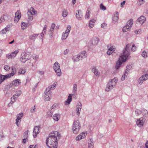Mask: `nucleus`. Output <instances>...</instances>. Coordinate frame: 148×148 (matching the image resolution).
<instances>
[{"label": "nucleus", "mask_w": 148, "mask_h": 148, "mask_svg": "<svg viewBox=\"0 0 148 148\" xmlns=\"http://www.w3.org/2000/svg\"><path fill=\"white\" fill-rule=\"evenodd\" d=\"M131 46V43L126 45L125 49L123 50V52L121 53L119 60L116 63L115 68L116 70L119 69L123 62H125L126 60L130 54Z\"/></svg>", "instance_id": "obj_1"}, {"label": "nucleus", "mask_w": 148, "mask_h": 148, "mask_svg": "<svg viewBox=\"0 0 148 148\" xmlns=\"http://www.w3.org/2000/svg\"><path fill=\"white\" fill-rule=\"evenodd\" d=\"M57 141L56 136L54 134V133L51 132L49 134V137L46 139V145L48 146V144L52 145L55 143V146H57L58 144Z\"/></svg>", "instance_id": "obj_2"}, {"label": "nucleus", "mask_w": 148, "mask_h": 148, "mask_svg": "<svg viewBox=\"0 0 148 148\" xmlns=\"http://www.w3.org/2000/svg\"><path fill=\"white\" fill-rule=\"evenodd\" d=\"M31 58V54L30 53H27L24 52L22 53L21 56V61L24 63L27 60H29Z\"/></svg>", "instance_id": "obj_3"}, {"label": "nucleus", "mask_w": 148, "mask_h": 148, "mask_svg": "<svg viewBox=\"0 0 148 148\" xmlns=\"http://www.w3.org/2000/svg\"><path fill=\"white\" fill-rule=\"evenodd\" d=\"M81 127V125L78 120L74 121L72 128L73 133L75 134L77 133L80 129Z\"/></svg>", "instance_id": "obj_4"}, {"label": "nucleus", "mask_w": 148, "mask_h": 148, "mask_svg": "<svg viewBox=\"0 0 148 148\" xmlns=\"http://www.w3.org/2000/svg\"><path fill=\"white\" fill-rule=\"evenodd\" d=\"M77 85L75 84L73 85V94H70L68 97L67 100L66 101L65 105L69 104L70 103L72 100V96L74 94H77Z\"/></svg>", "instance_id": "obj_5"}, {"label": "nucleus", "mask_w": 148, "mask_h": 148, "mask_svg": "<svg viewBox=\"0 0 148 148\" xmlns=\"http://www.w3.org/2000/svg\"><path fill=\"white\" fill-rule=\"evenodd\" d=\"M53 69L57 75L60 76L61 75V71L60 69L59 64L57 62H56L53 65Z\"/></svg>", "instance_id": "obj_6"}, {"label": "nucleus", "mask_w": 148, "mask_h": 148, "mask_svg": "<svg viewBox=\"0 0 148 148\" xmlns=\"http://www.w3.org/2000/svg\"><path fill=\"white\" fill-rule=\"evenodd\" d=\"M116 82L114 81V82H113V80H110L108 83L107 85V87L106 88V91L108 92L110 90L112 89L114 87V86L116 85Z\"/></svg>", "instance_id": "obj_7"}, {"label": "nucleus", "mask_w": 148, "mask_h": 148, "mask_svg": "<svg viewBox=\"0 0 148 148\" xmlns=\"http://www.w3.org/2000/svg\"><path fill=\"white\" fill-rule=\"evenodd\" d=\"M148 79V74L147 73L142 75L138 79V84L140 85H141L144 82L147 80Z\"/></svg>", "instance_id": "obj_8"}, {"label": "nucleus", "mask_w": 148, "mask_h": 148, "mask_svg": "<svg viewBox=\"0 0 148 148\" xmlns=\"http://www.w3.org/2000/svg\"><path fill=\"white\" fill-rule=\"evenodd\" d=\"M21 82L19 79H16L13 81L9 85L7 86V88H10L12 86H18L21 84Z\"/></svg>", "instance_id": "obj_9"}, {"label": "nucleus", "mask_w": 148, "mask_h": 148, "mask_svg": "<svg viewBox=\"0 0 148 148\" xmlns=\"http://www.w3.org/2000/svg\"><path fill=\"white\" fill-rule=\"evenodd\" d=\"M51 91L47 90L46 89L44 93V97L45 101L49 100L50 97H51Z\"/></svg>", "instance_id": "obj_10"}, {"label": "nucleus", "mask_w": 148, "mask_h": 148, "mask_svg": "<svg viewBox=\"0 0 148 148\" xmlns=\"http://www.w3.org/2000/svg\"><path fill=\"white\" fill-rule=\"evenodd\" d=\"M145 120V119L143 117H141L139 119H138L136 121L137 125L140 127H142L144 123Z\"/></svg>", "instance_id": "obj_11"}, {"label": "nucleus", "mask_w": 148, "mask_h": 148, "mask_svg": "<svg viewBox=\"0 0 148 148\" xmlns=\"http://www.w3.org/2000/svg\"><path fill=\"white\" fill-rule=\"evenodd\" d=\"M18 50L12 52L10 54H8L6 55V57L8 59H10L16 56V54L18 53Z\"/></svg>", "instance_id": "obj_12"}, {"label": "nucleus", "mask_w": 148, "mask_h": 148, "mask_svg": "<svg viewBox=\"0 0 148 148\" xmlns=\"http://www.w3.org/2000/svg\"><path fill=\"white\" fill-rule=\"evenodd\" d=\"M87 134L84 132H82L79 135L77 136L76 138V140H79L82 138H84L85 137Z\"/></svg>", "instance_id": "obj_13"}, {"label": "nucleus", "mask_w": 148, "mask_h": 148, "mask_svg": "<svg viewBox=\"0 0 148 148\" xmlns=\"http://www.w3.org/2000/svg\"><path fill=\"white\" fill-rule=\"evenodd\" d=\"M39 130V128L37 126H35L34 127V130L33 131V136L34 137L36 138L37 136V134H39L38 132Z\"/></svg>", "instance_id": "obj_14"}, {"label": "nucleus", "mask_w": 148, "mask_h": 148, "mask_svg": "<svg viewBox=\"0 0 148 148\" xmlns=\"http://www.w3.org/2000/svg\"><path fill=\"white\" fill-rule=\"evenodd\" d=\"M79 104L78 103L77 105L76 106V110L77 114L78 115H79L80 114L82 106V104L80 102H79Z\"/></svg>", "instance_id": "obj_15"}, {"label": "nucleus", "mask_w": 148, "mask_h": 148, "mask_svg": "<svg viewBox=\"0 0 148 148\" xmlns=\"http://www.w3.org/2000/svg\"><path fill=\"white\" fill-rule=\"evenodd\" d=\"M23 113H21L17 115V118L16 119V124L18 126H19V125L18 124V123L19 122V121L23 117Z\"/></svg>", "instance_id": "obj_16"}, {"label": "nucleus", "mask_w": 148, "mask_h": 148, "mask_svg": "<svg viewBox=\"0 0 148 148\" xmlns=\"http://www.w3.org/2000/svg\"><path fill=\"white\" fill-rule=\"evenodd\" d=\"M145 17L144 16H142L138 18L137 21L142 24L145 22Z\"/></svg>", "instance_id": "obj_17"}, {"label": "nucleus", "mask_w": 148, "mask_h": 148, "mask_svg": "<svg viewBox=\"0 0 148 148\" xmlns=\"http://www.w3.org/2000/svg\"><path fill=\"white\" fill-rule=\"evenodd\" d=\"M76 17L78 19L80 20L82 15L81 13V11L80 10H78L76 13Z\"/></svg>", "instance_id": "obj_18"}, {"label": "nucleus", "mask_w": 148, "mask_h": 148, "mask_svg": "<svg viewBox=\"0 0 148 148\" xmlns=\"http://www.w3.org/2000/svg\"><path fill=\"white\" fill-rule=\"evenodd\" d=\"M79 56H80L81 60H82L84 58H85L87 57V54L86 52L85 51H82L80 54H79Z\"/></svg>", "instance_id": "obj_19"}, {"label": "nucleus", "mask_w": 148, "mask_h": 148, "mask_svg": "<svg viewBox=\"0 0 148 148\" xmlns=\"http://www.w3.org/2000/svg\"><path fill=\"white\" fill-rule=\"evenodd\" d=\"M119 19L118 13L116 12L114 16L113 17V21L114 23L117 22Z\"/></svg>", "instance_id": "obj_20"}, {"label": "nucleus", "mask_w": 148, "mask_h": 148, "mask_svg": "<svg viewBox=\"0 0 148 148\" xmlns=\"http://www.w3.org/2000/svg\"><path fill=\"white\" fill-rule=\"evenodd\" d=\"M92 71L96 76L99 75L100 74L99 72L98 71V69H96L95 66H94L92 67Z\"/></svg>", "instance_id": "obj_21"}, {"label": "nucleus", "mask_w": 148, "mask_h": 148, "mask_svg": "<svg viewBox=\"0 0 148 148\" xmlns=\"http://www.w3.org/2000/svg\"><path fill=\"white\" fill-rule=\"evenodd\" d=\"M35 14V11L33 8H31L30 10H29L27 12V14L28 16L29 15H33Z\"/></svg>", "instance_id": "obj_22"}, {"label": "nucleus", "mask_w": 148, "mask_h": 148, "mask_svg": "<svg viewBox=\"0 0 148 148\" xmlns=\"http://www.w3.org/2000/svg\"><path fill=\"white\" fill-rule=\"evenodd\" d=\"M99 41V39L97 37L94 38L92 41V44L93 45H96L98 44Z\"/></svg>", "instance_id": "obj_23"}, {"label": "nucleus", "mask_w": 148, "mask_h": 148, "mask_svg": "<svg viewBox=\"0 0 148 148\" xmlns=\"http://www.w3.org/2000/svg\"><path fill=\"white\" fill-rule=\"evenodd\" d=\"M22 94V92L20 90L17 91L16 92V94L13 95V99H16L17 98L20 96Z\"/></svg>", "instance_id": "obj_24"}, {"label": "nucleus", "mask_w": 148, "mask_h": 148, "mask_svg": "<svg viewBox=\"0 0 148 148\" xmlns=\"http://www.w3.org/2000/svg\"><path fill=\"white\" fill-rule=\"evenodd\" d=\"M72 59L73 60L74 62H77L80 60H81L80 56H79V54L73 56Z\"/></svg>", "instance_id": "obj_25"}, {"label": "nucleus", "mask_w": 148, "mask_h": 148, "mask_svg": "<svg viewBox=\"0 0 148 148\" xmlns=\"http://www.w3.org/2000/svg\"><path fill=\"white\" fill-rule=\"evenodd\" d=\"M133 23V20L131 19L128 21L127 25H126L127 27H129L130 28H131L132 27Z\"/></svg>", "instance_id": "obj_26"}, {"label": "nucleus", "mask_w": 148, "mask_h": 148, "mask_svg": "<svg viewBox=\"0 0 148 148\" xmlns=\"http://www.w3.org/2000/svg\"><path fill=\"white\" fill-rule=\"evenodd\" d=\"M60 117V114H55L53 116V119L56 121H58L59 120V118Z\"/></svg>", "instance_id": "obj_27"}, {"label": "nucleus", "mask_w": 148, "mask_h": 148, "mask_svg": "<svg viewBox=\"0 0 148 148\" xmlns=\"http://www.w3.org/2000/svg\"><path fill=\"white\" fill-rule=\"evenodd\" d=\"M15 17L19 19L21 17V14L19 10H18L15 14Z\"/></svg>", "instance_id": "obj_28"}, {"label": "nucleus", "mask_w": 148, "mask_h": 148, "mask_svg": "<svg viewBox=\"0 0 148 148\" xmlns=\"http://www.w3.org/2000/svg\"><path fill=\"white\" fill-rule=\"evenodd\" d=\"M68 33L66 32H65L63 33L62 37V40H64L66 39L68 35Z\"/></svg>", "instance_id": "obj_29"}, {"label": "nucleus", "mask_w": 148, "mask_h": 148, "mask_svg": "<svg viewBox=\"0 0 148 148\" xmlns=\"http://www.w3.org/2000/svg\"><path fill=\"white\" fill-rule=\"evenodd\" d=\"M56 87V84H55V83L53 84V85L49 86L48 87V88H47L46 89L47 90H49V91H50L51 89H52L53 90Z\"/></svg>", "instance_id": "obj_30"}, {"label": "nucleus", "mask_w": 148, "mask_h": 148, "mask_svg": "<svg viewBox=\"0 0 148 148\" xmlns=\"http://www.w3.org/2000/svg\"><path fill=\"white\" fill-rule=\"evenodd\" d=\"M47 26L46 25H45L43 28L42 32L41 34V36L42 38H43L44 34H45V30L47 28Z\"/></svg>", "instance_id": "obj_31"}, {"label": "nucleus", "mask_w": 148, "mask_h": 148, "mask_svg": "<svg viewBox=\"0 0 148 148\" xmlns=\"http://www.w3.org/2000/svg\"><path fill=\"white\" fill-rule=\"evenodd\" d=\"M1 76L2 77L3 79V80H4L12 76L10 73L4 75H1Z\"/></svg>", "instance_id": "obj_32"}, {"label": "nucleus", "mask_w": 148, "mask_h": 148, "mask_svg": "<svg viewBox=\"0 0 148 148\" xmlns=\"http://www.w3.org/2000/svg\"><path fill=\"white\" fill-rule=\"evenodd\" d=\"M95 21L94 19L90 20L89 21V25L90 27L92 28L93 27L94 23Z\"/></svg>", "instance_id": "obj_33"}, {"label": "nucleus", "mask_w": 148, "mask_h": 148, "mask_svg": "<svg viewBox=\"0 0 148 148\" xmlns=\"http://www.w3.org/2000/svg\"><path fill=\"white\" fill-rule=\"evenodd\" d=\"M1 19H0V23H1L2 21H5V20H7L8 19V16L7 15H4L3 16V18L1 17Z\"/></svg>", "instance_id": "obj_34"}, {"label": "nucleus", "mask_w": 148, "mask_h": 148, "mask_svg": "<svg viewBox=\"0 0 148 148\" xmlns=\"http://www.w3.org/2000/svg\"><path fill=\"white\" fill-rule=\"evenodd\" d=\"M68 14V12L66 10L64 9L63 11L62 12V14L63 17H66Z\"/></svg>", "instance_id": "obj_35"}, {"label": "nucleus", "mask_w": 148, "mask_h": 148, "mask_svg": "<svg viewBox=\"0 0 148 148\" xmlns=\"http://www.w3.org/2000/svg\"><path fill=\"white\" fill-rule=\"evenodd\" d=\"M130 29L129 27H127V26L125 25L123 27L122 30L123 32H127L129 29Z\"/></svg>", "instance_id": "obj_36"}, {"label": "nucleus", "mask_w": 148, "mask_h": 148, "mask_svg": "<svg viewBox=\"0 0 148 148\" xmlns=\"http://www.w3.org/2000/svg\"><path fill=\"white\" fill-rule=\"evenodd\" d=\"M22 29L24 30L26 28V27L27 25V24L23 22L21 24Z\"/></svg>", "instance_id": "obj_37"}, {"label": "nucleus", "mask_w": 148, "mask_h": 148, "mask_svg": "<svg viewBox=\"0 0 148 148\" xmlns=\"http://www.w3.org/2000/svg\"><path fill=\"white\" fill-rule=\"evenodd\" d=\"M145 2L144 0H138L137 4L138 6H140L143 4Z\"/></svg>", "instance_id": "obj_38"}, {"label": "nucleus", "mask_w": 148, "mask_h": 148, "mask_svg": "<svg viewBox=\"0 0 148 148\" xmlns=\"http://www.w3.org/2000/svg\"><path fill=\"white\" fill-rule=\"evenodd\" d=\"M12 71L10 73L12 76H13L16 73V68L14 67H12Z\"/></svg>", "instance_id": "obj_39"}, {"label": "nucleus", "mask_w": 148, "mask_h": 148, "mask_svg": "<svg viewBox=\"0 0 148 148\" xmlns=\"http://www.w3.org/2000/svg\"><path fill=\"white\" fill-rule=\"evenodd\" d=\"M55 135H56V134L57 135V136L58 137V139H60L61 137V136L60 135V133L59 132H58L56 131H54L52 132Z\"/></svg>", "instance_id": "obj_40"}, {"label": "nucleus", "mask_w": 148, "mask_h": 148, "mask_svg": "<svg viewBox=\"0 0 148 148\" xmlns=\"http://www.w3.org/2000/svg\"><path fill=\"white\" fill-rule=\"evenodd\" d=\"M26 72L25 69L24 68L20 69L18 73L20 74H24Z\"/></svg>", "instance_id": "obj_41"}, {"label": "nucleus", "mask_w": 148, "mask_h": 148, "mask_svg": "<svg viewBox=\"0 0 148 148\" xmlns=\"http://www.w3.org/2000/svg\"><path fill=\"white\" fill-rule=\"evenodd\" d=\"M38 34H35L29 37L30 39L32 40L34 39L36 37L38 36Z\"/></svg>", "instance_id": "obj_42"}, {"label": "nucleus", "mask_w": 148, "mask_h": 148, "mask_svg": "<svg viewBox=\"0 0 148 148\" xmlns=\"http://www.w3.org/2000/svg\"><path fill=\"white\" fill-rule=\"evenodd\" d=\"M142 56L145 58L147 57L148 56L146 51H144L142 53Z\"/></svg>", "instance_id": "obj_43"}, {"label": "nucleus", "mask_w": 148, "mask_h": 148, "mask_svg": "<svg viewBox=\"0 0 148 148\" xmlns=\"http://www.w3.org/2000/svg\"><path fill=\"white\" fill-rule=\"evenodd\" d=\"M131 66L128 65H127L126 67V68L125 73L127 74V73L129 72V71L130 70V69H131Z\"/></svg>", "instance_id": "obj_44"}, {"label": "nucleus", "mask_w": 148, "mask_h": 148, "mask_svg": "<svg viewBox=\"0 0 148 148\" xmlns=\"http://www.w3.org/2000/svg\"><path fill=\"white\" fill-rule=\"evenodd\" d=\"M55 26L56 25L54 23H52L51 25L50 29L49 30V32H53V31L54 29V28L55 27Z\"/></svg>", "instance_id": "obj_45"}, {"label": "nucleus", "mask_w": 148, "mask_h": 148, "mask_svg": "<svg viewBox=\"0 0 148 148\" xmlns=\"http://www.w3.org/2000/svg\"><path fill=\"white\" fill-rule=\"evenodd\" d=\"M100 9L101 10H106V7L104 6L101 3L100 5Z\"/></svg>", "instance_id": "obj_46"}, {"label": "nucleus", "mask_w": 148, "mask_h": 148, "mask_svg": "<svg viewBox=\"0 0 148 148\" xmlns=\"http://www.w3.org/2000/svg\"><path fill=\"white\" fill-rule=\"evenodd\" d=\"M137 49V47L135 46L134 44H133L132 46L131 50L132 51L134 52L136 51Z\"/></svg>", "instance_id": "obj_47"}, {"label": "nucleus", "mask_w": 148, "mask_h": 148, "mask_svg": "<svg viewBox=\"0 0 148 148\" xmlns=\"http://www.w3.org/2000/svg\"><path fill=\"white\" fill-rule=\"evenodd\" d=\"M28 131L27 130L24 133V138L27 139L28 137Z\"/></svg>", "instance_id": "obj_48"}, {"label": "nucleus", "mask_w": 148, "mask_h": 148, "mask_svg": "<svg viewBox=\"0 0 148 148\" xmlns=\"http://www.w3.org/2000/svg\"><path fill=\"white\" fill-rule=\"evenodd\" d=\"M47 114L48 115V116L51 117L52 116L53 112L52 111L50 110H49L47 112Z\"/></svg>", "instance_id": "obj_49"}, {"label": "nucleus", "mask_w": 148, "mask_h": 148, "mask_svg": "<svg viewBox=\"0 0 148 148\" xmlns=\"http://www.w3.org/2000/svg\"><path fill=\"white\" fill-rule=\"evenodd\" d=\"M10 67L8 65H5L4 67V69L7 71H8L10 69Z\"/></svg>", "instance_id": "obj_50"}, {"label": "nucleus", "mask_w": 148, "mask_h": 148, "mask_svg": "<svg viewBox=\"0 0 148 148\" xmlns=\"http://www.w3.org/2000/svg\"><path fill=\"white\" fill-rule=\"evenodd\" d=\"M110 51L114 52L115 50V49L114 46L111 47L108 49Z\"/></svg>", "instance_id": "obj_51"}, {"label": "nucleus", "mask_w": 148, "mask_h": 148, "mask_svg": "<svg viewBox=\"0 0 148 148\" xmlns=\"http://www.w3.org/2000/svg\"><path fill=\"white\" fill-rule=\"evenodd\" d=\"M57 146H54V144L50 145L49 144V145H48V146H47L49 148H57Z\"/></svg>", "instance_id": "obj_52"}, {"label": "nucleus", "mask_w": 148, "mask_h": 148, "mask_svg": "<svg viewBox=\"0 0 148 148\" xmlns=\"http://www.w3.org/2000/svg\"><path fill=\"white\" fill-rule=\"evenodd\" d=\"M71 27L70 25H68L67 27V29L66 30V32L69 33L71 30Z\"/></svg>", "instance_id": "obj_53"}, {"label": "nucleus", "mask_w": 148, "mask_h": 148, "mask_svg": "<svg viewBox=\"0 0 148 148\" xmlns=\"http://www.w3.org/2000/svg\"><path fill=\"white\" fill-rule=\"evenodd\" d=\"M127 76V74L125 73L123 74V75L122 76L121 78V80L122 81H123L125 79V77Z\"/></svg>", "instance_id": "obj_54"}, {"label": "nucleus", "mask_w": 148, "mask_h": 148, "mask_svg": "<svg viewBox=\"0 0 148 148\" xmlns=\"http://www.w3.org/2000/svg\"><path fill=\"white\" fill-rule=\"evenodd\" d=\"M88 148H93V143H88Z\"/></svg>", "instance_id": "obj_55"}, {"label": "nucleus", "mask_w": 148, "mask_h": 148, "mask_svg": "<svg viewBox=\"0 0 148 148\" xmlns=\"http://www.w3.org/2000/svg\"><path fill=\"white\" fill-rule=\"evenodd\" d=\"M35 107V106H34V107L31 108L30 109V111L31 113H33L34 112L35 110L36 109Z\"/></svg>", "instance_id": "obj_56"}, {"label": "nucleus", "mask_w": 148, "mask_h": 148, "mask_svg": "<svg viewBox=\"0 0 148 148\" xmlns=\"http://www.w3.org/2000/svg\"><path fill=\"white\" fill-rule=\"evenodd\" d=\"M135 112L137 115H138L141 113V111L139 110H136L135 111Z\"/></svg>", "instance_id": "obj_57"}, {"label": "nucleus", "mask_w": 148, "mask_h": 148, "mask_svg": "<svg viewBox=\"0 0 148 148\" xmlns=\"http://www.w3.org/2000/svg\"><path fill=\"white\" fill-rule=\"evenodd\" d=\"M107 25L105 23H103L101 24V27L103 28H106L107 27Z\"/></svg>", "instance_id": "obj_58"}, {"label": "nucleus", "mask_w": 148, "mask_h": 148, "mask_svg": "<svg viewBox=\"0 0 148 148\" xmlns=\"http://www.w3.org/2000/svg\"><path fill=\"white\" fill-rule=\"evenodd\" d=\"M69 52V50L68 49H66L64 51L63 53L64 54V55H66L68 54Z\"/></svg>", "instance_id": "obj_59"}, {"label": "nucleus", "mask_w": 148, "mask_h": 148, "mask_svg": "<svg viewBox=\"0 0 148 148\" xmlns=\"http://www.w3.org/2000/svg\"><path fill=\"white\" fill-rule=\"evenodd\" d=\"M4 80H3V79L2 77L1 76V75H0V84L2 83V82Z\"/></svg>", "instance_id": "obj_60"}, {"label": "nucleus", "mask_w": 148, "mask_h": 148, "mask_svg": "<svg viewBox=\"0 0 148 148\" xmlns=\"http://www.w3.org/2000/svg\"><path fill=\"white\" fill-rule=\"evenodd\" d=\"M53 32H49V36L51 38L53 36Z\"/></svg>", "instance_id": "obj_61"}, {"label": "nucleus", "mask_w": 148, "mask_h": 148, "mask_svg": "<svg viewBox=\"0 0 148 148\" xmlns=\"http://www.w3.org/2000/svg\"><path fill=\"white\" fill-rule=\"evenodd\" d=\"M140 31H141L140 29H138L137 30H136L135 31V33L136 34H138L140 33Z\"/></svg>", "instance_id": "obj_62"}, {"label": "nucleus", "mask_w": 148, "mask_h": 148, "mask_svg": "<svg viewBox=\"0 0 148 148\" xmlns=\"http://www.w3.org/2000/svg\"><path fill=\"white\" fill-rule=\"evenodd\" d=\"M85 16L86 18H87L88 19H89L90 18L89 14L88 13H86Z\"/></svg>", "instance_id": "obj_63"}, {"label": "nucleus", "mask_w": 148, "mask_h": 148, "mask_svg": "<svg viewBox=\"0 0 148 148\" xmlns=\"http://www.w3.org/2000/svg\"><path fill=\"white\" fill-rule=\"evenodd\" d=\"M145 148H148V140L147 141L145 144Z\"/></svg>", "instance_id": "obj_64"}]
</instances>
